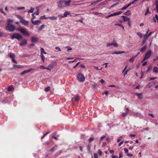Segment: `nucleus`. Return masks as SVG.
Returning a JSON list of instances; mask_svg holds the SVG:
<instances>
[{
  "label": "nucleus",
  "instance_id": "20e7f679",
  "mask_svg": "<svg viewBox=\"0 0 158 158\" xmlns=\"http://www.w3.org/2000/svg\"><path fill=\"white\" fill-rule=\"evenodd\" d=\"M8 56L11 59L12 61L15 63L17 64V62L15 60V55L14 53L10 52L8 53Z\"/></svg>",
  "mask_w": 158,
  "mask_h": 158
},
{
  "label": "nucleus",
  "instance_id": "37998d69",
  "mask_svg": "<svg viewBox=\"0 0 158 158\" xmlns=\"http://www.w3.org/2000/svg\"><path fill=\"white\" fill-rule=\"evenodd\" d=\"M137 34L141 38H142L143 37V35L142 33H141L140 32H138V33H137Z\"/></svg>",
  "mask_w": 158,
  "mask_h": 158
},
{
  "label": "nucleus",
  "instance_id": "c03bdc74",
  "mask_svg": "<svg viewBox=\"0 0 158 158\" xmlns=\"http://www.w3.org/2000/svg\"><path fill=\"white\" fill-rule=\"evenodd\" d=\"M13 66L14 68H19L20 67L19 65H14Z\"/></svg>",
  "mask_w": 158,
  "mask_h": 158
},
{
  "label": "nucleus",
  "instance_id": "6e6552de",
  "mask_svg": "<svg viewBox=\"0 0 158 158\" xmlns=\"http://www.w3.org/2000/svg\"><path fill=\"white\" fill-rule=\"evenodd\" d=\"M56 65V62L55 61H52V63L51 64H49L48 66L47 67L49 69L48 70H50L51 69L54 67V66H55Z\"/></svg>",
  "mask_w": 158,
  "mask_h": 158
},
{
  "label": "nucleus",
  "instance_id": "a211bd4d",
  "mask_svg": "<svg viewBox=\"0 0 158 158\" xmlns=\"http://www.w3.org/2000/svg\"><path fill=\"white\" fill-rule=\"evenodd\" d=\"M122 17L124 21H129L130 20V18H129L123 15L122 16Z\"/></svg>",
  "mask_w": 158,
  "mask_h": 158
},
{
  "label": "nucleus",
  "instance_id": "f8f14e48",
  "mask_svg": "<svg viewBox=\"0 0 158 158\" xmlns=\"http://www.w3.org/2000/svg\"><path fill=\"white\" fill-rule=\"evenodd\" d=\"M63 1L65 6H69L70 5L71 2V0H68V1L66 0Z\"/></svg>",
  "mask_w": 158,
  "mask_h": 158
},
{
  "label": "nucleus",
  "instance_id": "393cba45",
  "mask_svg": "<svg viewBox=\"0 0 158 158\" xmlns=\"http://www.w3.org/2000/svg\"><path fill=\"white\" fill-rule=\"evenodd\" d=\"M49 18L53 20H56L57 19V17L55 16L50 17H49Z\"/></svg>",
  "mask_w": 158,
  "mask_h": 158
},
{
  "label": "nucleus",
  "instance_id": "473e14b6",
  "mask_svg": "<svg viewBox=\"0 0 158 158\" xmlns=\"http://www.w3.org/2000/svg\"><path fill=\"white\" fill-rule=\"evenodd\" d=\"M137 0H134L133 2H131L130 3L128 4L129 6H130L131 4H133L135 3V2Z\"/></svg>",
  "mask_w": 158,
  "mask_h": 158
},
{
  "label": "nucleus",
  "instance_id": "13d9d810",
  "mask_svg": "<svg viewBox=\"0 0 158 158\" xmlns=\"http://www.w3.org/2000/svg\"><path fill=\"white\" fill-rule=\"evenodd\" d=\"M75 61H76V59H75L74 60H73V61H69L68 62L69 63H72L74 62Z\"/></svg>",
  "mask_w": 158,
  "mask_h": 158
},
{
  "label": "nucleus",
  "instance_id": "72a5a7b5",
  "mask_svg": "<svg viewBox=\"0 0 158 158\" xmlns=\"http://www.w3.org/2000/svg\"><path fill=\"white\" fill-rule=\"evenodd\" d=\"M115 25L119 26V27H122L123 29V30H124V27L123 25H122L121 24L119 23H117V24H115Z\"/></svg>",
  "mask_w": 158,
  "mask_h": 158
},
{
  "label": "nucleus",
  "instance_id": "0eeeda50",
  "mask_svg": "<svg viewBox=\"0 0 158 158\" xmlns=\"http://www.w3.org/2000/svg\"><path fill=\"white\" fill-rule=\"evenodd\" d=\"M78 79L82 82H84L85 80V78L83 75L81 74H79L77 76Z\"/></svg>",
  "mask_w": 158,
  "mask_h": 158
},
{
  "label": "nucleus",
  "instance_id": "ea45409f",
  "mask_svg": "<svg viewBox=\"0 0 158 158\" xmlns=\"http://www.w3.org/2000/svg\"><path fill=\"white\" fill-rule=\"evenodd\" d=\"M47 19V18L46 17L45 15H43L41 16L40 18V19Z\"/></svg>",
  "mask_w": 158,
  "mask_h": 158
},
{
  "label": "nucleus",
  "instance_id": "69168bd1",
  "mask_svg": "<svg viewBox=\"0 0 158 158\" xmlns=\"http://www.w3.org/2000/svg\"><path fill=\"white\" fill-rule=\"evenodd\" d=\"M147 62L146 61H145V62H143L142 64L143 66H144L145 65L147 64Z\"/></svg>",
  "mask_w": 158,
  "mask_h": 158
},
{
  "label": "nucleus",
  "instance_id": "680f3d73",
  "mask_svg": "<svg viewBox=\"0 0 158 158\" xmlns=\"http://www.w3.org/2000/svg\"><path fill=\"white\" fill-rule=\"evenodd\" d=\"M114 16V15H113V14H111L110 15H109L108 16H107V17H106V18H108L109 17H111V16Z\"/></svg>",
  "mask_w": 158,
  "mask_h": 158
},
{
  "label": "nucleus",
  "instance_id": "58836bf2",
  "mask_svg": "<svg viewBox=\"0 0 158 158\" xmlns=\"http://www.w3.org/2000/svg\"><path fill=\"white\" fill-rule=\"evenodd\" d=\"M13 88L11 86H9L8 88V90L9 91H11L13 89Z\"/></svg>",
  "mask_w": 158,
  "mask_h": 158
},
{
  "label": "nucleus",
  "instance_id": "7c9ffc66",
  "mask_svg": "<svg viewBox=\"0 0 158 158\" xmlns=\"http://www.w3.org/2000/svg\"><path fill=\"white\" fill-rule=\"evenodd\" d=\"M122 13L121 11H119L117 12H115L113 13L114 16L118 15Z\"/></svg>",
  "mask_w": 158,
  "mask_h": 158
},
{
  "label": "nucleus",
  "instance_id": "dca6fc26",
  "mask_svg": "<svg viewBox=\"0 0 158 158\" xmlns=\"http://www.w3.org/2000/svg\"><path fill=\"white\" fill-rule=\"evenodd\" d=\"M129 112V109L128 108H126V111L125 112H123L122 114V115L123 116H126L128 113Z\"/></svg>",
  "mask_w": 158,
  "mask_h": 158
},
{
  "label": "nucleus",
  "instance_id": "aec40b11",
  "mask_svg": "<svg viewBox=\"0 0 158 158\" xmlns=\"http://www.w3.org/2000/svg\"><path fill=\"white\" fill-rule=\"evenodd\" d=\"M155 5L156 11L158 13V0H156L155 1Z\"/></svg>",
  "mask_w": 158,
  "mask_h": 158
},
{
  "label": "nucleus",
  "instance_id": "f704fd0d",
  "mask_svg": "<svg viewBox=\"0 0 158 158\" xmlns=\"http://www.w3.org/2000/svg\"><path fill=\"white\" fill-rule=\"evenodd\" d=\"M40 56H41V58L42 59L43 61V62H44V59H45L44 56L43 54H41Z\"/></svg>",
  "mask_w": 158,
  "mask_h": 158
},
{
  "label": "nucleus",
  "instance_id": "4c0bfd02",
  "mask_svg": "<svg viewBox=\"0 0 158 158\" xmlns=\"http://www.w3.org/2000/svg\"><path fill=\"white\" fill-rule=\"evenodd\" d=\"M35 13H33L32 14V17L31 19V20H33V19H35Z\"/></svg>",
  "mask_w": 158,
  "mask_h": 158
},
{
  "label": "nucleus",
  "instance_id": "1a4fd4ad",
  "mask_svg": "<svg viewBox=\"0 0 158 158\" xmlns=\"http://www.w3.org/2000/svg\"><path fill=\"white\" fill-rule=\"evenodd\" d=\"M32 24L34 25H39L41 23V21L40 20H36L35 21L31 20Z\"/></svg>",
  "mask_w": 158,
  "mask_h": 158
},
{
  "label": "nucleus",
  "instance_id": "de8ad7c7",
  "mask_svg": "<svg viewBox=\"0 0 158 158\" xmlns=\"http://www.w3.org/2000/svg\"><path fill=\"white\" fill-rule=\"evenodd\" d=\"M119 157L118 158H121L123 157V155L122 152H120L119 153Z\"/></svg>",
  "mask_w": 158,
  "mask_h": 158
},
{
  "label": "nucleus",
  "instance_id": "bf43d9fd",
  "mask_svg": "<svg viewBox=\"0 0 158 158\" xmlns=\"http://www.w3.org/2000/svg\"><path fill=\"white\" fill-rule=\"evenodd\" d=\"M18 17L19 19L20 20V21L21 20V19H23V18L20 15H18Z\"/></svg>",
  "mask_w": 158,
  "mask_h": 158
},
{
  "label": "nucleus",
  "instance_id": "4468645a",
  "mask_svg": "<svg viewBox=\"0 0 158 158\" xmlns=\"http://www.w3.org/2000/svg\"><path fill=\"white\" fill-rule=\"evenodd\" d=\"M20 21L25 25H27L28 24V21L24 19L23 18L21 19Z\"/></svg>",
  "mask_w": 158,
  "mask_h": 158
},
{
  "label": "nucleus",
  "instance_id": "ddd939ff",
  "mask_svg": "<svg viewBox=\"0 0 158 158\" xmlns=\"http://www.w3.org/2000/svg\"><path fill=\"white\" fill-rule=\"evenodd\" d=\"M106 45L107 47L112 45H113L115 47H118V45L117 44L114 43H108Z\"/></svg>",
  "mask_w": 158,
  "mask_h": 158
},
{
  "label": "nucleus",
  "instance_id": "423d86ee",
  "mask_svg": "<svg viewBox=\"0 0 158 158\" xmlns=\"http://www.w3.org/2000/svg\"><path fill=\"white\" fill-rule=\"evenodd\" d=\"M58 7L59 8L61 9L64 7V4L63 0H61L57 2Z\"/></svg>",
  "mask_w": 158,
  "mask_h": 158
},
{
  "label": "nucleus",
  "instance_id": "cd10ccee",
  "mask_svg": "<svg viewBox=\"0 0 158 158\" xmlns=\"http://www.w3.org/2000/svg\"><path fill=\"white\" fill-rule=\"evenodd\" d=\"M34 10V9L32 7H31L30 10L28 11V13H33Z\"/></svg>",
  "mask_w": 158,
  "mask_h": 158
},
{
  "label": "nucleus",
  "instance_id": "2f4dec72",
  "mask_svg": "<svg viewBox=\"0 0 158 158\" xmlns=\"http://www.w3.org/2000/svg\"><path fill=\"white\" fill-rule=\"evenodd\" d=\"M128 7H129V6L127 4V6H124L123 7L121 10H123L127 9Z\"/></svg>",
  "mask_w": 158,
  "mask_h": 158
},
{
  "label": "nucleus",
  "instance_id": "c756f323",
  "mask_svg": "<svg viewBox=\"0 0 158 158\" xmlns=\"http://www.w3.org/2000/svg\"><path fill=\"white\" fill-rule=\"evenodd\" d=\"M40 69H46L48 70V69H49L47 67H45L44 65H41L40 66Z\"/></svg>",
  "mask_w": 158,
  "mask_h": 158
},
{
  "label": "nucleus",
  "instance_id": "09e8293b",
  "mask_svg": "<svg viewBox=\"0 0 158 158\" xmlns=\"http://www.w3.org/2000/svg\"><path fill=\"white\" fill-rule=\"evenodd\" d=\"M34 13H35V14L36 15H39V12L38 10V8H37V11L36 12H35Z\"/></svg>",
  "mask_w": 158,
  "mask_h": 158
},
{
  "label": "nucleus",
  "instance_id": "c9c22d12",
  "mask_svg": "<svg viewBox=\"0 0 158 158\" xmlns=\"http://www.w3.org/2000/svg\"><path fill=\"white\" fill-rule=\"evenodd\" d=\"M152 34V32H150L148 35H144V39H146V37L150 36Z\"/></svg>",
  "mask_w": 158,
  "mask_h": 158
},
{
  "label": "nucleus",
  "instance_id": "c85d7f7f",
  "mask_svg": "<svg viewBox=\"0 0 158 158\" xmlns=\"http://www.w3.org/2000/svg\"><path fill=\"white\" fill-rule=\"evenodd\" d=\"M44 27V24H43L42 25H41V26H40L39 28V30L40 31L41 30H42V29H43Z\"/></svg>",
  "mask_w": 158,
  "mask_h": 158
},
{
  "label": "nucleus",
  "instance_id": "6ab92c4d",
  "mask_svg": "<svg viewBox=\"0 0 158 158\" xmlns=\"http://www.w3.org/2000/svg\"><path fill=\"white\" fill-rule=\"evenodd\" d=\"M38 41V39L36 37H32L31 41L33 43H35Z\"/></svg>",
  "mask_w": 158,
  "mask_h": 158
},
{
  "label": "nucleus",
  "instance_id": "bb28decb",
  "mask_svg": "<svg viewBox=\"0 0 158 158\" xmlns=\"http://www.w3.org/2000/svg\"><path fill=\"white\" fill-rule=\"evenodd\" d=\"M146 46H144L141 49L140 51L142 52L146 50Z\"/></svg>",
  "mask_w": 158,
  "mask_h": 158
},
{
  "label": "nucleus",
  "instance_id": "5fc2aeb1",
  "mask_svg": "<svg viewBox=\"0 0 158 158\" xmlns=\"http://www.w3.org/2000/svg\"><path fill=\"white\" fill-rule=\"evenodd\" d=\"M94 158H98V155L96 153L94 154Z\"/></svg>",
  "mask_w": 158,
  "mask_h": 158
},
{
  "label": "nucleus",
  "instance_id": "39448f33",
  "mask_svg": "<svg viewBox=\"0 0 158 158\" xmlns=\"http://www.w3.org/2000/svg\"><path fill=\"white\" fill-rule=\"evenodd\" d=\"M151 53L152 52L151 50H149L147 51L145 55V57L143 60L142 62L144 61L145 60L149 58L151 55Z\"/></svg>",
  "mask_w": 158,
  "mask_h": 158
},
{
  "label": "nucleus",
  "instance_id": "a19ab883",
  "mask_svg": "<svg viewBox=\"0 0 158 158\" xmlns=\"http://www.w3.org/2000/svg\"><path fill=\"white\" fill-rule=\"evenodd\" d=\"M0 12L2 13L4 15H6V13L3 11L2 9H0Z\"/></svg>",
  "mask_w": 158,
  "mask_h": 158
},
{
  "label": "nucleus",
  "instance_id": "0e129e2a",
  "mask_svg": "<svg viewBox=\"0 0 158 158\" xmlns=\"http://www.w3.org/2000/svg\"><path fill=\"white\" fill-rule=\"evenodd\" d=\"M156 77H153V78L151 77V78H150L149 80L150 81H151V80H154L156 79Z\"/></svg>",
  "mask_w": 158,
  "mask_h": 158
},
{
  "label": "nucleus",
  "instance_id": "3c124183",
  "mask_svg": "<svg viewBox=\"0 0 158 158\" xmlns=\"http://www.w3.org/2000/svg\"><path fill=\"white\" fill-rule=\"evenodd\" d=\"M118 3H115L112 6H111V8H112V7H113L115 6H116L118 4Z\"/></svg>",
  "mask_w": 158,
  "mask_h": 158
},
{
  "label": "nucleus",
  "instance_id": "864d4df0",
  "mask_svg": "<svg viewBox=\"0 0 158 158\" xmlns=\"http://www.w3.org/2000/svg\"><path fill=\"white\" fill-rule=\"evenodd\" d=\"M55 49L56 50H58L59 51H60V48L58 47H56L55 48Z\"/></svg>",
  "mask_w": 158,
  "mask_h": 158
},
{
  "label": "nucleus",
  "instance_id": "e2e57ef3",
  "mask_svg": "<svg viewBox=\"0 0 158 158\" xmlns=\"http://www.w3.org/2000/svg\"><path fill=\"white\" fill-rule=\"evenodd\" d=\"M124 151L125 153H127L128 152V150L127 148H125Z\"/></svg>",
  "mask_w": 158,
  "mask_h": 158
},
{
  "label": "nucleus",
  "instance_id": "6e6d98bb",
  "mask_svg": "<svg viewBox=\"0 0 158 158\" xmlns=\"http://www.w3.org/2000/svg\"><path fill=\"white\" fill-rule=\"evenodd\" d=\"M123 141H121L118 144V145L119 146H120L123 143Z\"/></svg>",
  "mask_w": 158,
  "mask_h": 158
},
{
  "label": "nucleus",
  "instance_id": "a878e982",
  "mask_svg": "<svg viewBox=\"0 0 158 158\" xmlns=\"http://www.w3.org/2000/svg\"><path fill=\"white\" fill-rule=\"evenodd\" d=\"M153 71L155 73H158V68L157 67H154Z\"/></svg>",
  "mask_w": 158,
  "mask_h": 158
},
{
  "label": "nucleus",
  "instance_id": "79ce46f5",
  "mask_svg": "<svg viewBox=\"0 0 158 158\" xmlns=\"http://www.w3.org/2000/svg\"><path fill=\"white\" fill-rule=\"evenodd\" d=\"M25 8V7H17V10H21V9H23Z\"/></svg>",
  "mask_w": 158,
  "mask_h": 158
},
{
  "label": "nucleus",
  "instance_id": "774afa93",
  "mask_svg": "<svg viewBox=\"0 0 158 158\" xmlns=\"http://www.w3.org/2000/svg\"><path fill=\"white\" fill-rule=\"evenodd\" d=\"M108 94V91H106L105 92H104L103 93V94H106V95H107Z\"/></svg>",
  "mask_w": 158,
  "mask_h": 158
},
{
  "label": "nucleus",
  "instance_id": "e433bc0d",
  "mask_svg": "<svg viewBox=\"0 0 158 158\" xmlns=\"http://www.w3.org/2000/svg\"><path fill=\"white\" fill-rule=\"evenodd\" d=\"M13 22V20L11 19H8V20L7 24H11L10 23Z\"/></svg>",
  "mask_w": 158,
  "mask_h": 158
},
{
  "label": "nucleus",
  "instance_id": "9d476101",
  "mask_svg": "<svg viewBox=\"0 0 158 158\" xmlns=\"http://www.w3.org/2000/svg\"><path fill=\"white\" fill-rule=\"evenodd\" d=\"M33 70V69H31L27 70H25L21 73H20V75L22 76L24 74L27 73H28L31 72Z\"/></svg>",
  "mask_w": 158,
  "mask_h": 158
},
{
  "label": "nucleus",
  "instance_id": "5701e85b",
  "mask_svg": "<svg viewBox=\"0 0 158 158\" xmlns=\"http://www.w3.org/2000/svg\"><path fill=\"white\" fill-rule=\"evenodd\" d=\"M41 54H47V53L44 51L43 48H40Z\"/></svg>",
  "mask_w": 158,
  "mask_h": 158
},
{
  "label": "nucleus",
  "instance_id": "412c9836",
  "mask_svg": "<svg viewBox=\"0 0 158 158\" xmlns=\"http://www.w3.org/2000/svg\"><path fill=\"white\" fill-rule=\"evenodd\" d=\"M69 12L68 11H66L64 12V15L62 16V18H64V17H66L67 16V15L69 14Z\"/></svg>",
  "mask_w": 158,
  "mask_h": 158
},
{
  "label": "nucleus",
  "instance_id": "2eb2a0df",
  "mask_svg": "<svg viewBox=\"0 0 158 158\" xmlns=\"http://www.w3.org/2000/svg\"><path fill=\"white\" fill-rule=\"evenodd\" d=\"M135 94L138 96L139 99H141L143 98V95L142 93H135Z\"/></svg>",
  "mask_w": 158,
  "mask_h": 158
},
{
  "label": "nucleus",
  "instance_id": "f3484780",
  "mask_svg": "<svg viewBox=\"0 0 158 158\" xmlns=\"http://www.w3.org/2000/svg\"><path fill=\"white\" fill-rule=\"evenodd\" d=\"M125 52L124 51H120V52H113L111 54H119L121 53H123Z\"/></svg>",
  "mask_w": 158,
  "mask_h": 158
},
{
  "label": "nucleus",
  "instance_id": "4be33fe9",
  "mask_svg": "<svg viewBox=\"0 0 158 158\" xmlns=\"http://www.w3.org/2000/svg\"><path fill=\"white\" fill-rule=\"evenodd\" d=\"M124 14L126 15L129 16L131 14V13L129 10H127L126 12L124 13Z\"/></svg>",
  "mask_w": 158,
  "mask_h": 158
},
{
  "label": "nucleus",
  "instance_id": "f257e3e1",
  "mask_svg": "<svg viewBox=\"0 0 158 158\" xmlns=\"http://www.w3.org/2000/svg\"><path fill=\"white\" fill-rule=\"evenodd\" d=\"M16 30L18 31H20L21 33H23L26 36H29V34L25 28L20 27L16 29Z\"/></svg>",
  "mask_w": 158,
  "mask_h": 158
},
{
  "label": "nucleus",
  "instance_id": "603ef678",
  "mask_svg": "<svg viewBox=\"0 0 158 158\" xmlns=\"http://www.w3.org/2000/svg\"><path fill=\"white\" fill-rule=\"evenodd\" d=\"M94 138L93 137H90V138H89V142H91L92 141H93L94 139Z\"/></svg>",
  "mask_w": 158,
  "mask_h": 158
},
{
  "label": "nucleus",
  "instance_id": "b1692460",
  "mask_svg": "<svg viewBox=\"0 0 158 158\" xmlns=\"http://www.w3.org/2000/svg\"><path fill=\"white\" fill-rule=\"evenodd\" d=\"M104 139H105L106 140H108V138L105 135H103L101 137L100 140L101 141H102Z\"/></svg>",
  "mask_w": 158,
  "mask_h": 158
},
{
  "label": "nucleus",
  "instance_id": "4d7b16f0",
  "mask_svg": "<svg viewBox=\"0 0 158 158\" xmlns=\"http://www.w3.org/2000/svg\"><path fill=\"white\" fill-rule=\"evenodd\" d=\"M79 63H80V62H77V64H76V65L75 66H73V68H75L78 66V65L79 64Z\"/></svg>",
  "mask_w": 158,
  "mask_h": 158
},
{
  "label": "nucleus",
  "instance_id": "49530a36",
  "mask_svg": "<svg viewBox=\"0 0 158 158\" xmlns=\"http://www.w3.org/2000/svg\"><path fill=\"white\" fill-rule=\"evenodd\" d=\"M50 89V88L49 87H48L45 89V91L46 92L48 91Z\"/></svg>",
  "mask_w": 158,
  "mask_h": 158
},
{
  "label": "nucleus",
  "instance_id": "338daca9",
  "mask_svg": "<svg viewBox=\"0 0 158 158\" xmlns=\"http://www.w3.org/2000/svg\"><path fill=\"white\" fill-rule=\"evenodd\" d=\"M151 83H149L148 84H147L146 85L147 87H151V85H150L151 84Z\"/></svg>",
  "mask_w": 158,
  "mask_h": 158
},
{
  "label": "nucleus",
  "instance_id": "9b49d317",
  "mask_svg": "<svg viewBox=\"0 0 158 158\" xmlns=\"http://www.w3.org/2000/svg\"><path fill=\"white\" fill-rule=\"evenodd\" d=\"M27 43V40L25 39H24L20 42V45L21 46H23Z\"/></svg>",
  "mask_w": 158,
  "mask_h": 158
},
{
  "label": "nucleus",
  "instance_id": "f03ea898",
  "mask_svg": "<svg viewBox=\"0 0 158 158\" xmlns=\"http://www.w3.org/2000/svg\"><path fill=\"white\" fill-rule=\"evenodd\" d=\"M6 29L7 31L12 32L15 30V27L12 24H7V26L6 27Z\"/></svg>",
  "mask_w": 158,
  "mask_h": 158
},
{
  "label": "nucleus",
  "instance_id": "052dcab7",
  "mask_svg": "<svg viewBox=\"0 0 158 158\" xmlns=\"http://www.w3.org/2000/svg\"><path fill=\"white\" fill-rule=\"evenodd\" d=\"M65 48H68V50H72V48L70 47H69L67 46Z\"/></svg>",
  "mask_w": 158,
  "mask_h": 158
},
{
  "label": "nucleus",
  "instance_id": "8fccbe9b",
  "mask_svg": "<svg viewBox=\"0 0 158 158\" xmlns=\"http://www.w3.org/2000/svg\"><path fill=\"white\" fill-rule=\"evenodd\" d=\"M76 101H77L80 99V97L79 96H77L76 97L75 99Z\"/></svg>",
  "mask_w": 158,
  "mask_h": 158
},
{
  "label": "nucleus",
  "instance_id": "a18cd8bd",
  "mask_svg": "<svg viewBox=\"0 0 158 158\" xmlns=\"http://www.w3.org/2000/svg\"><path fill=\"white\" fill-rule=\"evenodd\" d=\"M149 8H147V10H146V11L145 14V15H146L147 14L149 13Z\"/></svg>",
  "mask_w": 158,
  "mask_h": 158
},
{
  "label": "nucleus",
  "instance_id": "7ed1b4c3",
  "mask_svg": "<svg viewBox=\"0 0 158 158\" xmlns=\"http://www.w3.org/2000/svg\"><path fill=\"white\" fill-rule=\"evenodd\" d=\"M11 39L16 38L19 40H20L23 38V36L20 34L18 33H15L13 34L11 37Z\"/></svg>",
  "mask_w": 158,
  "mask_h": 158
}]
</instances>
